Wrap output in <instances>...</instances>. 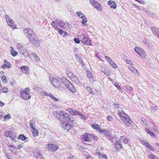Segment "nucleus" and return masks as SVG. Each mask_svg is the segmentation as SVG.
<instances>
[{"instance_id": "25", "label": "nucleus", "mask_w": 159, "mask_h": 159, "mask_svg": "<svg viewBox=\"0 0 159 159\" xmlns=\"http://www.w3.org/2000/svg\"><path fill=\"white\" fill-rule=\"evenodd\" d=\"M129 69L134 74H137V75H139V73L138 72V71L135 69H134L133 67L129 66Z\"/></svg>"}, {"instance_id": "62", "label": "nucleus", "mask_w": 159, "mask_h": 159, "mask_svg": "<svg viewBox=\"0 0 159 159\" xmlns=\"http://www.w3.org/2000/svg\"><path fill=\"white\" fill-rule=\"evenodd\" d=\"M61 20H60L56 19L55 20V22L56 24L58 25L60 21H61Z\"/></svg>"}, {"instance_id": "48", "label": "nucleus", "mask_w": 159, "mask_h": 159, "mask_svg": "<svg viewBox=\"0 0 159 159\" xmlns=\"http://www.w3.org/2000/svg\"><path fill=\"white\" fill-rule=\"evenodd\" d=\"M104 73L106 75H111L110 72L109 70L107 69L105 71Z\"/></svg>"}, {"instance_id": "41", "label": "nucleus", "mask_w": 159, "mask_h": 159, "mask_svg": "<svg viewBox=\"0 0 159 159\" xmlns=\"http://www.w3.org/2000/svg\"><path fill=\"white\" fill-rule=\"evenodd\" d=\"M11 49L12 48L11 47ZM11 53L13 56H16L18 54L16 51L13 50L12 49L11 51Z\"/></svg>"}, {"instance_id": "43", "label": "nucleus", "mask_w": 159, "mask_h": 159, "mask_svg": "<svg viewBox=\"0 0 159 159\" xmlns=\"http://www.w3.org/2000/svg\"><path fill=\"white\" fill-rule=\"evenodd\" d=\"M87 74V77L89 79H92L93 77L92 73L90 71H88Z\"/></svg>"}, {"instance_id": "30", "label": "nucleus", "mask_w": 159, "mask_h": 159, "mask_svg": "<svg viewBox=\"0 0 159 159\" xmlns=\"http://www.w3.org/2000/svg\"><path fill=\"white\" fill-rule=\"evenodd\" d=\"M76 14L81 19L84 18L85 16L81 11H78L76 12Z\"/></svg>"}, {"instance_id": "4", "label": "nucleus", "mask_w": 159, "mask_h": 159, "mask_svg": "<svg viewBox=\"0 0 159 159\" xmlns=\"http://www.w3.org/2000/svg\"><path fill=\"white\" fill-rule=\"evenodd\" d=\"M46 148L48 151H55L59 148L58 146L56 145L49 143L48 144L46 147Z\"/></svg>"}, {"instance_id": "9", "label": "nucleus", "mask_w": 159, "mask_h": 159, "mask_svg": "<svg viewBox=\"0 0 159 159\" xmlns=\"http://www.w3.org/2000/svg\"><path fill=\"white\" fill-rule=\"evenodd\" d=\"M118 111L119 113V115L120 117L123 118L124 119L125 117H127V115L124 112V111H123L121 108H120Z\"/></svg>"}, {"instance_id": "42", "label": "nucleus", "mask_w": 159, "mask_h": 159, "mask_svg": "<svg viewBox=\"0 0 159 159\" xmlns=\"http://www.w3.org/2000/svg\"><path fill=\"white\" fill-rule=\"evenodd\" d=\"M111 66L114 68H116L117 67V65L112 61L110 62Z\"/></svg>"}, {"instance_id": "59", "label": "nucleus", "mask_w": 159, "mask_h": 159, "mask_svg": "<svg viewBox=\"0 0 159 159\" xmlns=\"http://www.w3.org/2000/svg\"><path fill=\"white\" fill-rule=\"evenodd\" d=\"M70 83L68 80V82L66 81V82H65L63 84L67 87Z\"/></svg>"}, {"instance_id": "53", "label": "nucleus", "mask_w": 159, "mask_h": 159, "mask_svg": "<svg viewBox=\"0 0 159 159\" xmlns=\"http://www.w3.org/2000/svg\"><path fill=\"white\" fill-rule=\"evenodd\" d=\"M126 61L127 63L132 65H133V63L131 60L129 59H126Z\"/></svg>"}, {"instance_id": "18", "label": "nucleus", "mask_w": 159, "mask_h": 159, "mask_svg": "<svg viewBox=\"0 0 159 159\" xmlns=\"http://www.w3.org/2000/svg\"><path fill=\"white\" fill-rule=\"evenodd\" d=\"M93 6L98 11H101L102 10L101 4L97 2Z\"/></svg>"}, {"instance_id": "38", "label": "nucleus", "mask_w": 159, "mask_h": 159, "mask_svg": "<svg viewBox=\"0 0 159 159\" xmlns=\"http://www.w3.org/2000/svg\"><path fill=\"white\" fill-rule=\"evenodd\" d=\"M51 25L55 29V30L58 29V27L57 25L55 24V21H53L51 24Z\"/></svg>"}, {"instance_id": "60", "label": "nucleus", "mask_w": 159, "mask_h": 159, "mask_svg": "<svg viewBox=\"0 0 159 159\" xmlns=\"http://www.w3.org/2000/svg\"><path fill=\"white\" fill-rule=\"evenodd\" d=\"M67 124V122H64V121H63V122L61 124V126L62 127L65 128V127H66V125Z\"/></svg>"}, {"instance_id": "39", "label": "nucleus", "mask_w": 159, "mask_h": 159, "mask_svg": "<svg viewBox=\"0 0 159 159\" xmlns=\"http://www.w3.org/2000/svg\"><path fill=\"white\" fill-rule=\"evenodd\" d=\"M135 51L139 54V53H140L141 51L142 50V49L140 48H137L136 47L134 48Z\"/></svg>"}, {"instance_id": "63", "label": "nucleus", "mask_w": 159, "mask_h": 159, "mask_svg": "<svg viewBox=\"0 0 159 159\" xmlns=\"http://www.w3.org/2000/svg\"><path fill=\"white\" fill-rule=\"evenodd\" d=\"M88 136L90 139H93V135L90 133H88Z\"/></svg>"}, {"instance_id": "33", "label": "nucleus", "mask_w": 159, "mask_h": 159, "mask_svg": "<svg viewBox=\"0 0 159 159\" xmlns=\"http://www.w3.org/2000/svg\"><path fill=\"white\" fill-rule=\"evenodd\" d=\"M72 80L77 84H79L80 83V81L77 78L74 76L72 78Z\"/></svg>"}, {"instance_id": "20", "label": "nucleus", "mask_w": 159, "mask_h": 159, "mask_svg": "<svg viewBox=\"0 0 159 159\" xmlns=\"http://www.w3.org/2000/svg\"><path fill=\"white\" fill-rule=\"evenodd\" d=\"M108 4L110 6L111 8L115 9L116 7V4L114 1L110 0L108 2Z\"/></svg>"}, {"instance_id": "2", "label": "nucleus", "mask_w": 159, "mask_h": 159, "mask_svg": "<svg viewBox=\"0 0 159 159\" xmlns=\"http://www.w3.org/2000/svg\"><path fill=\"white\" fill-rule=\"evenodd\" d=\"M23 32L26 36L29 39L31 43L34 46L38 47L40 46V43L38 42L37 38L33 31L29 28L24 29Z\"/></svg>"}, {"instance_id": "26", "label": "nucleus", "mask_w": 159, "mask_h": 159, "mask_svg": "<svg viewBox=\"0 0 159 159\" xmlns=\"http://www.w3.org/2000/svg\"><path fill=\"white\" fill-rule=\"evenodd\" d=\"M70 91L75 92V88L72 84L70 83L69 85L66 87Z\"/></svg>"}, {"instance_id": "56", "label": "nucleus", "mask_w": 159, "mask_h": 159, "mask_svg": "<svg viewBox=\"0 0 159 159\" xmlns=\"http://www.w3.org/2000/svg\"><path fill=\"white\" fill-rule=\"evenodd\" d=\"M89 2L92 6H93L95 3L96 2L94 0H89Z\"/></svg>"}, {"instance_id": "6", "label": "nucleus", "mask_w": 159, "mask_h": 159, "mask_svg": "<svg viewBox=\"0 0 159 159\" xmlns=\"http://www.w3.org/2000/svg\"><path fill=\"white\" fill-rule=\"evenodd\" d=\"M151 29L152 33L159 38V29L155 26H152L151 27Z\"/></svg>"}, {"instance_id": "23", "label": "nucleus", "mask_w": 159, "mask_h": 159, "mask_svg": "<svg viewBox=\"0 0 159 159\" xmlns=\"http://www.w3.org/2000/svg\"><path fill=\"white\" fill-rule=\"evenodd\" d=\"M17 138L18 139H21L22 141H28L27 138L25 137L23 134H20L19 136V137Z\"/></svg>"}, {"instance_id": "58", "label": "nucleus", "mask_w": 159, "mask_h": 159, "mask_svg": "<svg viewBox=\"0 0 159 159\" xmlns=\"http://www.w3.org/2000/svg\"><path fill=\"white\" fill-rule=\"evenodd\" d=\"M11 116L9 114H7L4 116L5 119H10Z\"/></svg>"}, {"instance_id": "64", "label": "nucleus", "mask_w": 159, "mask_h": 159, "mask_svg": "<svg viewBox=\"0 0 159 159\" xmlns=\"http://www.w3.org/2000/svg\"><path fill=\"white\" fill-rule=\"evenodd\" d=\"M148 134L151 135L152 137H155V134L152 132L151 131H150L149 133H148Z\"/></svg>"}, {"instance_id": "51", "label": "nucleus", "mask_w": 159, "mask_h": 159, "mask_svg": "<svg viewBox=\"0 0 159 159\" xmlns=\"http://www.w3.org/2000/svg\"><path fill=\"white\" fill-rule=\"evenodd\" d=\"M124 143L125 144H127L128 145H129V144H130V143L129 140L126 138H125V139L124 140Z\"/></svg>"}, {"instance_id": "27", "label": "nucleus", "mask_w": 159, "mask_h": 159, "mask_svg": "<svg viewBox=\"0 0 159 159\" xmlns=\"http://www.w3.org/2000/svg\"><path fill=\"white\" fill-rule=\"evenodd\" d=\"M86 90L88 93L89 94H93V91H92L91 88L89 86H87L86 88Z\"/></svg>"}, {"instance_id": "24", "label": "nucleus", "mask_w": 159, "mask_h": 159, "mask_svg": "<svg viewBox=\"0 0 159 159\" xmlns=\"http://www.w3.org/2000/svg\"><path fill=\"white\" fill-rule=\"evenodd\" d=\"M150 107L154 111H156L158 109V107L155 104H150Z\"/></svg>"}, {"instance_id": "28", "label": "nucleus", "mask_w": 159, "mask_h": 159, "mask_svg": "<svg viewBox=\"0 0 159 159\" xmlns=\"http://www.w3.org/2000/svg\"><path fill=\"white\" fill-rule=\"evenodd\" d=\"M32 131L33 135L34 137H35L37 136L38 134V130L35 128H33V129H32Z\"/></svg>"}, {"instance_id": "3", "label": "nucleus", "mask_w": 159, "mask_h": 159, "mask_svg": "<svg viewBox=\"0 0 159 159\" xmlns=\"http://www.w3.org/2000/svg\"><path fill=\"white\" fill-rule=\"evenodd\" d=\"M29 89L28 88H26L25 90H23L20 92V96L23 99L25 100H28L31 98L29 93Z\"/></svg>"}, {"instance_id": "13", "label": "nucleus", "mask_w": 159, "mask_h": 159, "mask_svg": "<svg viewBox=\"0 0 159 159\" xmlns=\"http://www.w3.org/2000/svg\"><path fill=\"white\" fill-rule=\"evenodd\" d=\"M82 139L86 142H90L91 141V139H90L89 138L88 133H85L83 135Z\"/></svg>"}, {"instance_id": "44", "label": "nucleus", "mask_w": 159, "mask_h": 159, "mask_svg": "<svg viewBox=\"0 0 159 159\" xmlns=\"http://www.w3.org/2000/svg\"><path fill=\"white\" fill-rule=\"evenodd\" d=\"M80 36V38L81 40L82 41V42L83 40L85 39V37H86V36L84 35V34H82L80 35V36Z\"/></svg>"}, {"instance_id": "34", "label": "nucleus", "mask_w": 159, "mask_h": 159, "mask_svg": "<svg viewBox=\"0 0 159 159\" xmlns=\"http://www.w3.org/2000/svg\"><path fill=\"white\" fill-rule=\"evenodd\" d=\"M5 154L6 157H7L8 159H13V157L12 156V154H10L8 152H6Z\"/></svg>"}, {"instance_id": "1", "label": "nucleus", "mask_w": 159, "mask_h": 159, "mask_svg": "<svg viewBox=\"0 0 159 159\" xmlns=\"http://www.w3.org/2000/svg\"><path fill=\"white\" fill-rule=\"evenodd\" d=\"M53 113L55 117L61 121L75 123L73 117L66 112L54 111Z\"/></svg>"}, {"instance_id": "5", "label": "nucleus", "mask_w": 159, "mask_h": 159, "mask_svg": "<svg viewBox=\"0 0 159 159\" xmlns=\"http://www.w3.org/2000/svg\"><path fill=\"white\" fill-rule=\"evenodd\" d=\"M114 147L115 148V151H119L122 148L121 142L120 141H116V143L114 145Z\"/></svg>"}, {"instance_id": "55", "label": "nucleus", "mask_w": 159, "mask_h": 159, "mask_svg": "<svg viewBox=\"0 0 159 159\" xmlns=\"http://www.w3.org/2000/svg\"><path fill=\"white\" fill-rule=\"evenodd\" d=\"M62 81L63 83L64 82H68V80L65 77H62L61 78Z\"/></svg>"}, {"instance_id": "7", "label": "nucleus", "mask_w": 159, "mask_h": 159, "mask_svg": "<svg viewBox=\"0 0 159 159\" xmlns=\"http://www.w3.org/2000/svg\"><path fill=\"white\" fill-rule=\"evenodd\" d=\"M52 84L55 88H58L60 86V84L58 80L54 78H52Z\"/></svg>"}, {"instance_id": "19", "label": "nucleus", "mask_w": 159, "mask_h": 159, "mask_svg": "<svg viewBox=\"0 0 159 159\" xmlns=\"http://www.w3.org/2000/svg\"><path fill=\"white\" fill-rule=\"evenodd\" d=\"M4 64L3 66H2V67L5 69L6 68H10L11 67V64L10 63L8 62L7 60H5L4 61Z\"/></svg>"}, {"instance_id": "21", "label": "nucleus", "mask_w": 159, "mask_h": 159, "mask_svg": "<svg viewBox=\"0 0 159 159\" xmlns=\"http://www.w3.org/2000/svg\"><path fill=\"white\" fill-rule=\"evenodd\" d=\"M97 154L98 156L100 158H104V159H107V155L104 154L103 153H101L100 152H98L97 153Z\"/></svg>"}, {"instance_id": "35", "label": "nucleus", "mask_w": 159, "mask_h": 159, "mask_svg": "<svg viewBox=\"0 0 159 159\" xmlns=\"http://www.w3.org/2000/svg\"><path fill=\"white\" fill-rule=\"evenodd\" d=\"M148 157L149 159H158L157 157L154 155H150Z\"/></svg>"}, {"instance_id": "15", "label": "nucleus", "mask_w": 159, "mask_h": 159, "mask_svg": "<svg viewBox=\"0 0 159 159\" xmlns=\"http://www.w3.org/2000/svg\"><path fill=\"white\" fill-rule=\"evenodd\" d=\"M82 43L87 45H91V42L89 39L86 36L85 39L83 40Z\"/></svg>"}, {"instance_id": "61", "label": "nucleus", "mask_w": 159, "mask_h": 159, "mask_svg": "<svg viewBox=\"0 0 159 159\" xmlns=\"http://www.w3.org/2000/svg\"><path fill=\"white\" fill-rule=\"evenodd\" d=\"M74 40L75 42V43H80V40L78 39L75 38L74 39Z\"/></svg>"}, {"instance_id": "37", "label": "nucleus", "mask_w": 159, "mask_h": 159, "mask_svg": "<svg viewBox=\"0 0 159 159\" xmlns=\"http://www.w3.org/2000/svg\"><path fill=\"white\" fill-rule=\"evenodd\" d=\"M2 80L4 83H7V79L5 75H3L2 78Z\"/></svg>"}, {"instance_id": "49", "label": "nucleus", "mask_w": 159, "mask_h": 159, "mask_svg": "<svg viewBox=\"0 0 159 159\" xmlns=\"http://www.w3.org/2000/svg\"><path fill=\"white\" fill-rule=\"evenodd\" d=\"M107 120L109 121H111L113 120V118L111 116H107Z\"/></svg>"}, {"instance_id": "17", "label": "nucleus", "mask_w": 159, "mask_h": 159, "mask_svg": "<svg viewBox=\"0 0 159 159\" xmlns=\"http://www.w3.org/2000/svg\"><path fill=\"white\" fill-rule=\"evenodd\" d=\"M9 137L12 140V141L13 142H15L17 139V138L16 137V134L13 131H12V133L9 135Z\"/></svg>"}, {"instance_id": "47", "label": "nucleus", "mask_w": 159, "mask_h": 159, "mask_svg": "<svg viewBox=\"0 0 159 159\" xmlns=\"http://www.w3.org/2000/svg\"><path fill=\"white\" fill-rule=\"evenodd\" d=\"M12 133V131H7L5 132L4 133V135L6 137H9L10 134Z\"/></svg>"}, {"instance_id": "31", "label": "nucleus", "mask_w": 159, "mask_h": 159, "mask_svg": "<svg viewBox=\"0 0 159 159\" xmlns=\"http://www.w3.org/2000/svg\"><path fill=\"white\" fill-rule=\"evenodd\" d=\"M58 26L59 27L61 28L64 29L65 26V23L64 22L61 20L58 25Z\"/></svg>"}, {"instance_id": "32", "label": "nucleus", "mask_w": 159, "mask_h": 159, "mask_svg": "<svg viewBox=\"0 0 159 159\" xmlns=\"http://www.w3.org/2000/svg\"><path fill=\"white\" fill-rule=\"evenodd\" d=\"M139 55L142 58H145L146 55L145 52L143 50L140 53H139Z\"/></svg>"}, {"instance_id": "52", "label": "nucleus", "mask_w": 159, "mask_h": 159, "mask_svg": "<svg viewBox=\"0 0 159 159\" xmlns=\"http://www.w3.org/2000/svg\"><path fill=\"white\" fill-rule=\"evenodd\" d=\"M56 30H58V33L60 34H62L63 33L64 31L61 29L58 28V29H56Z\"/></svg>"}, {"instance_id": "14", "label": "nucleus", "mask_w": 159, "mask_h": 159, "mask_svg": "<svg viewBox=\"0 0 159 159\" xmlns=\"http://www.w3.org/2000/svg\"><path fill=\"white\" fill-rule=\"evenodd\" d=\"M91 126L93 129H97L99 131L101 130V126L97 123H94L92 124L91 125Z\"/></svg>"}, {"instance_id": "22", "label": "nucleus", "mask_w": 159, "mask_h": 159, "mask_svg": "<svg viewBox=\"0 0 159 159\" xmlns=\"http://www.w3.org/2000/svg\"><path fill=\"white\" fill-rule=\"evenodd\" d=\"M46 95L50 97L53 99V100H54L55 102H57L58 101V99L51 93H46Z\"/></svg>"}, {"instance_id": "36", "label": "nucleus", "mask_w": 159, "mask_h": 159, "mask_svg": "<svg viewBox=\"0 0 159 159\" xmlns=\"http://www.w3.org/2000/svg\"><path fill=\"white\" fill-rule=\"evenodd\" d=\"M70 122H67L66 125V126L65 127V129L67 131L70 130L71 128V126L70 124Z\"/></svg>"}, {"instance_id": "10", "label": "nucleus", "mask_w": 159, "mask_h": 159, "mask_svg": "<svg viewBox=\"0 0 159 159\" xmlns=\"http://www.w3.org/2000/svg\"><path fill=\"white\" fill-rule=\"evenodd\" d=\"M7 22L8 25L11 28L15 29L16 26L14 25L13 21L11 18H9L8 20H7Z\"/></svg>"}, {"instance_id": "12", "label": "nucleus", "mask_w": 159, "mask_h": 159, "mask_svg": "<svg viewBox=\"0 0 159 159\" xmlns=\"http://www.w3.org/2000/svg\"><path fill=\"white\" fill-rule=\"evenodd\" d=\"M99 132L100 133H102L104 134L106 136H110L111 134L110 132L107 129H101V130L99 131Z\"/></svg>"}, {"instance_id": "46", "label": "nucleus", "mask_w": 159, "mask_h": 159, "mask_svg": "<svg viewBox=\"0 0 159 159\" xmlns=\"http://www.w3.org/2000/svg\"><path fill=\"white\" fill-rule=\"evenodd\" d=\"M80 112L76 110H74L73 111L72 115L73 116H77V115H79L80 113Z\"/></svg>"}, {"instance_id": "11", "label": "nucleus", "mask_w": 159, "mask_h": 159, "mask_svg": "<svg viewBox=\"0 0 159 159\" xmlns=\"http://www.w3.org/2000/svg\"><path fill=\"white\" fill-rule=\"evenodd\" d=\"M143 144L147 148L152 151H154L155 149L154 148L147 142H143Z\"/></svg>"}, {"instance_id": "40", "label": "nucleus", "mask_w": 159, "mask_h": 159, "mask_svg": "<svg viewBox=\"0 0 159 159\" xmlns=\"http://www.w3.org/2000/svg\"><path fill=\"white\" fill-rule=\"evenodd\" d=\"M82 19H83V20L81 21L82 24L84 25H85L88 21L87 18L85 16L84 18H82Z\"/></svg>"}, {"instance_id": "54", "label": "nucleus", "mask_w": 159, "mask_h": 159, "mask_svg": "<svg viewBox=\"0 0 159 159\" xmlns=\"http://www.w3.org/2000/svg\"><path fill=\"white\" fill-rule=\"evenodd\" d=\"M79 115L80 117V118L82 119L83 120H86L85 117L84 116V115L83 114L80 113Z\"/></svg>"}, {"instance_id": "57", "label": "nucleus", "mask_w": 159, "mask_h": 159, "mask_svg": "<svg viewBox=\"0 0 159 159\" xmlns=\"http://www.w3.org/2000/svg\"><path fill=\"white\" fill-rule=\"evenodd\" d=\"M67 74L68 75V76L71 77V78L74 76L73 74L71 72H69L67 73Z\"/></svg>"}, {"instance_id": "8", "label": "nucleus", "mask_w": 159, "mask_h": 159, "mask_svg": "<svg viewBox=\"0 0 159 159\" xmlns=\"http://www.w3.org/2000/svg\"><path fill=\"white\" fill-rule=\"evenodd\" d=\"M22 72L25 74L28 75L30 74L29 68L27 66H22L20 67Z\"/></svg>"}, {"instance_id": "50", "label": "nucleus", "mask_w": 159, "mask_h": 159, "mask_svg": "<svg viewBox=\"0 0 159 159\" xmlns=\"http://www.w3.org/2000/svg\"><path fill=\"white\" fill-rule=\"evenodd\" d=\"M2 89V91L3 93H7L8 91V89L6 87H4L1 88Z\"/></svg>"}, {"instance_id": "29", "label": "nucleus", "mask_w": 159, "mask_h": 159, "mask_svg": "<svg viewBox=\"0 0 159 159\" xmlns=\"http://www.w3.org/2000/svg\"><path fill=\"white\" fill-rule=\"evenodd\" d=\"M124 119L125 120L124 122L125 123H126L125 121H126V122H128V123H129V124L131 123L132 122V121L130 119L129 117V116H127V117H125V118Z\"/></svg>"}, {"instance_id": "45", "label": "nucleus", "mask_w": 159, "mask_h": 159, "mask_svg": "<svg viewBox=\"0 0 159 159\" xmlns=\"http://www.w3.org/2000/svg\"><path fill=\"white\" fill-rule=\"evenodd\" d=\"M35 126V123L34 122L30 123V126L31 128V130L33 129V128H35L34 127Z\"/></svg>"}, {"instance_id": "16", "label": "nucleus", "mask_w": 159, "mask_h": 159, "mask_svg": "<svg viewBox=\"0 0 159 159\" xmlns=\"http://www.w3.org/2000/svg\"><path fill=\"white\" fill-rule=\"evenodd\" d=\"M22 47L21 48H19L20 51V52L22 53V54L25 57H29L30 55V54L27 51V49H25L24 51L23 50V51L22 52Z\"/></svg>"}]
</instances>
